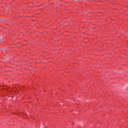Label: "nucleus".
Wrapping results in <instances>:
<instances>
[{"instance_id":"obj_1","label":"nucleus","mask_w":128,"mask_h":128,"mask_svg":"<svg viewBox=\"0 0 128 128\" xmlns=\"http://www.w3.org/2000/svg\"><path fill=\"white\" fill-rule=\"evenodd\" d=\"M0 40H2V38H0Z\"/></svg>"}]
</instances>
